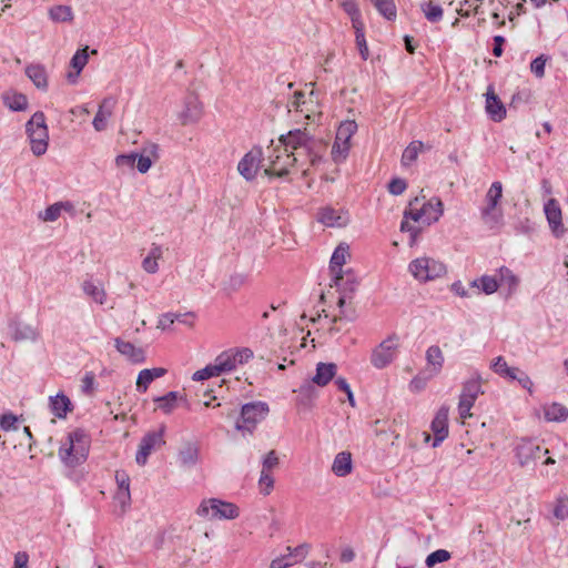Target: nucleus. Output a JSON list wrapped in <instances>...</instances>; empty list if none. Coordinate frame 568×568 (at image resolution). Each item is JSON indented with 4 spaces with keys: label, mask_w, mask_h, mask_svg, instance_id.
I'll use <instances>...</instances> for the list:
<instances>
[{
    "label": "nucleus",
    "mask_w": 568,
    "mask_h": 568,
    "mask_svg": "<svg viewBox=\"0 0 568 568\" xmlns=\"http://www.w3.org/2000/svg\"><path fill=\"white\" fill-rule=\"evenodd\" d=\"M166 373V368L163 367L142 369L138 375L136 386L146 389L154 379L163 377Z\"/></svg>",
    "instance_id": "obj_34"
},
{
    "label": "nucleus",
    "mask_w": 568,
    "mask_h": 568,
    "mask_svg": "<svg viewBox=\"0 0 568 568\" xmlns=\"http://www.w3.org/2000/svg\"><path fill=\"white\" fill-rule=\"evenodd\" d=\"M116 351L133 364H141L145 361V352L130 342L121 338L114 339Z\"/></svg>",
    "instance_id": "obj_25"
},
{
    "label": "nucleus",
    "mask_w": 568,
    "mask_h": 568,
    "mask_svg": "<svg viewBox=\"0 0 568 568\" xmlns=\"http://www.w3.org/2000/svg\"><path fill=\"white\" fill-rule=\"evenodd\" d=\"M3 104L14 112L24 111L28 109V99L24 94L19 92H6L2 95Z\"/></svg>",
    "instance_id": "obj_35"
},
{
    "label": "nucleus",
    "mask_w": 568,
    "mask_h": 568,
    "mask_svg": "<svg viewBox=\"0 0 568 568\" xmlns=\"http://www.w3.org/2000/svg\"><path fill=\"white\" fill-rule=\"evenodd\" d=\"M30 148L36 156L43 155L49 145V131L43 112H36L26 123Z\"/></svg>",
    "instance_id": "obj_7"
},
{
    "label": "nucleus",
    "mask_w": 568,
    "mask_h": 568,
    "mask_svg": "<svg viewBox=\"0 0 568 568\" xmlns=\"http://www.w3.org/2000/svg\"><path fill=\"white\" fill-rule=\"evenodd\" d=\"M196 515L209 519H235L239 517V507L217 498L204 499L196 509Z\"/></svg>",
    "instance_id": "obj_11"
},
{
    "label": "nucleus",
    "mask_w": 568,
    "mask_h": 568,
    "mask_svg": "<svg viewBox=\"0 0 568 568\" xmlns=\"http://www.w3.org/2000/svg\"><path fill=\"white\" fill-rule=\"evenodd\" d=\"M179 463L182 467L191 468L195 466L200 459V447L196 443L187 442L179 450Z\"/></svg>",
    "instance_id": "obj_28"
},
{
    "label": "nucleus",
    "mask_w": 568,
    "mask_h": 568,
    "mask_svg": "<svg viewBox=\"0 0 568 568\" xmlns=\"http://www.w3.org/2000/svg\"><path fill=\"white\" fill-rule=\"evenodd\" d=\"M162 257V248L159 245H153L149 254L142 261L143 270L149 274H154L159 270L158 261Z\"/></svg>",
    "instance_id": "obj_41"
},
{
    "label": "nucleus",
    "mask_w": 568,
    "mask_h": 568,
    "mask_svg": "<svg viewBox=\"0 0 568 568\" xmlns=\"http://www.w3.org/2000/svg\"><path fill=\"white\" fill-rule=\"evenodd\" d=\"M278 466V457L275 450H271L266 454L262 462V470L272 473L274 468Z\"/></svg>",
    "instance_id": "obj_56"
},
{
    "label": "nucleus",
    "mask_w": 568,
    "mask_h": 568,
    "mask_svg": "<svg viewBox=\"0 0 568 568\" xmlns=\"http://www.w3.org/2000/svg\"><path fill=\"white\" fill-rule=\"evenodd\" d=\"M135 162H136V169L140 173H146L152 165L151 159L149 156L142 155V154H138Z\"/></svg>",
    "instance_id": "obj_62"
},
{
    "label": "nucleus",
    "mask_w": 568,
    "mask_h": 568,
    "mask_svg": "<svg viewBox=\"0 0 568 568\" xmlns=\"http://www.w3.org/2000/svg\"><path fill=\"white\" fill-rule=\"evenodd\" d=\"M311 550L307 542L301 544L295 548L287 547L286 554L274 558L271 561V568H288L303 561Z\"/></svg>",
    "instance_id": "obj_18"
},
{
    "label": "nucleus",
    "mask_w": 568,
    "mask_h": 568,
    "mask_svg": "<svg viewBox=\"0 0 568 568\" xmlns=\"http://www.w3.org/2000/svg\"><path fill=\"white\" fill-rule=\"evenodd\" d=\"M450 559V552L445 549H438L429 554L426 558V566L434 567L437 564L445 562Z\"/></svg>",
    "instance_id": "obj_51"
},
{
    "label": "nucleus",
    "mask_w": 568,
    "mask_h": 568,
    "mask_svg": "<svg viewBox=\"0 0 568 568\" xmlns=\"http://www.w3.org/2000/svg\"><path fill=\"white\" fill-rule=\"evenodd\" d=\"M549 227L556 237L565 234L566 229L562 223L561 209L555 199H549L544 206Z\"/></svg>",
    "instance_id": "obj_21"
},
{
    "label": "nucleus",
    "mask_w": 568,
    "mask_h": 568,
    "mask_svg": "<svg viewBox=\"0 0 568 568\" xmlns=\"http://www.w3.org/2000/svg\"><path fill=\"white\" fill-rule=\"evenodd\" d=\"M114 499L121 507V510L125 511L131 504L130 489H118Z\"/></svg>",
    "instance_id": "obj_57"
},
{
    "label": "nucleus",
    "mask_w": 568,
    "mask_h": 568,
    "mask_svg": "<svg viewBox=\"0 0 568 568\" xmlns=\"http://www.w3.org/2000/svg\"><path fill=\"white\" fill-rule=\"evenodd\" d=\"M287 108L288 112H295L311 122H316L322 115V108L313 89L307 94L303 91H295Z\"/></svg>",
    "instance_id": "obj_6"
},
{
    "label": "nucleus",
    "mask_w": 568,
    "mask_h": 568,
    "mask_svg": "<svg viewBox=\"0 0 568 568\" xmlns=\"http://www.w3.org/2000/svg\"><path fill=\"white\" fill-rule=\"evenodd\" d=\"M114 106L115 100L113 98H105L102 100L92 121L95 131L101 132L106 129L108 121L113 114Z\"/></svg>",
    "instance_id": "obj_24"
},
{
    "label": "nucleus",
    "mask_w": 568,
    "mask_h": 568,
    "mask_svg": "<svg viewBox=\"0 0 568 568\" xmlns=\"http://www.w3.org/2000/svg\"><path fill=\"white\" fill-rule=\"evenodd\" d=\"M470 286L490 295L499 288L498 280L494 276L483 275L470 283Z\"/></svg>",
    "instance_id": "obj_39"
},
{
    "label": "nucleus",
    "mask_w": 568,
    "mask_h": 568,
    "mask_svg": "<svg viewBox=\"0 0 568 568\" xmlns=\"http://www.w3.org/2000/svg\"><path fill=\"white\" fill-rule=\"evenodd\" d=\"M115 480L118 484V489H130V477L123 470H118L115 473Z\"/></svg>",
    "instance_id": "obj_63"
},
{
    "label": "nucleus",
    "mask_w": 568,
    "mask_h": 568,
    "mask_svg": "<svg viewBox=\"0 0 568 568\" xmlns=\"http://www.w3.org/2000/svg\"><path fill=\"white\" fill-rule=\"evenodd\" d=\"M82 290L93 302L100 305H103L106 302V292L101 282L85 280L82 283Z\"/></svg>",
    "instance_id": "obj_30"
},
{
    "label": "nucleus",
    "mask_w": 568,
    "mask_h": 568,
    "mask_svg": "<svg viewBox=\"0 0 568 568\" xmlns=\"http://www.w3.org/2000/svg\"><path fill=\"white\" fill-rule=\"evenodd\" d=\"M418 197L409 202L404 212V219L400 224V231L409 233L410 245H414L420 233V227L416 224L429 226L439 221L444 213V204L440 199L432 197L418 206Z\"/></svg>",
    "instance_id": "obj_3"
},
{
    "label": "nucleus",
    "mask_w": 568,
    "mask_h": 568,
    "mask_svg": "<svg viewBox=\"0 0 568 568\" xmlns=\"http://www.w3.org/2000/svg\"><path fill=\"white\" fill-rule=\"evenodd\" d=\"M349 257V246L345 243H341L334 251L331 262L329 270L332 273V284L331 286L337 287L342 292H346L345 284L351 281L352 275H347V280L344 278L343 275V265L346 263Z\"/></svg>",
    "instance_id": "obj_13"
},
{
    "label": "nucleus",
    "mask_w": 568,
    "mask_h": 568,
    "mask_svg": "<svg viewBox=\"0 0 568 568\" xmlns=\"http://www.w3.org/2000/svg\"><path fill=\"white\" fill-rule=\"evenodd\" d=\"M341 7L351 18L353 28L364 24L358 4L355 0H341Z\"/></svg>",
    "instance_id": "obj_44"
},
{
    "label": "nucleus",
    "mask_w": 568,
    "mask_h": 568,
    "mask_svg": "<svg viewBox=\"0 0 568 568\" xmlns=\"http://www.w3.org/2000/svg\"><path fill=\"white\" fill-rule=\"evenodd\" d=\"M264 160L265 156L262 151V148L253 146L240 160L237 164L239 174L248 182L253 181L256 178L261 168H263Z\"/></svg>",
    "instance_id": "obj_14"
},
{
    "label": "nucleus",
    "mask_w": 568,
    "mask_h": 568,
    "mask_svg": "<svg viewBox=\"0 0 568 568\" xmlns=\"http://www.w3.org/2000/svg\"><path fill=\"white\" fill-rule=\"evenodd\" d=\"M258 486L263 495H270L274 487V479L272 473L261 470Z\"/></svg>",
    "instance_id": "obj_54"
},
{
    "label": "nucleus",
    "mask_w": 568,
    "mask_h": 568,
    "mask_svg": "<svg viewBox=\"0 0 568 568\" xmlns=\"http://www.w3.org/2000/svg\"><path fill=\"white\" fill-rule=\"evenodd\" d=\"M481 0H465L457 9V13L462 17H469L471 13H477Z\"/></svg>",
    "instance_id": "obj_55"
},
{
    "label": "nucleus",
    "mask_w": 568,
    "mask_h": 568,
    "mask_svg": "<svg viewBox=\"0 0 568 568\" xmlns=\"http://www.w3.org/2000/svg\"><path fill=\"white\" fill-rule=\"evenodd\" d=\"M72 210L73 205L70 202H57L48 206L43 212H40L39 219L44 222H54L60 217L62 211Z\"/></svg>",
    "instance_id": "obj_36"
},
{
    "label": "nucleus",
    "mask_w": 568,
    "mask_h": 568,
    "mask_svg": "<svg viewBox=\"0 0 568 568\" xmlns=\"http://www.w3.org/2000/svg\"><path fill=\"white\" fill-rule=\"evenodd\" d=\"M183 315L181 314H174V313H165L159 316L156 328L166 332L171 331L173 324L178 321H182Z\"/></svg>",
    "instance_id": "obj_49"
},
{
    "label": "nucleus",
    "mask_w": 568,
    "mask_h": 568,
    "mask_svg": "<svg viewBox=\"0 0 568 568\" xmlns=\"http://www.w3.org/2000/svg\"><path fill=\"white\" fill-rule=\"evenodd\" d=\"M448 406L443 405L432 420L430 429L434 433L432 446L434 448L438 447L448 436Z\"/></svg>",
    "instance_id": "obj_20"
},
{
    "label": "nucleus",
    "mask_w": 568,
    "mask_h": 568,
    "mask_svg": "<svg viewBox=\"0 0 568 568\" xmlns=\"http://www.w3.org/2000/svg\"><path fill=\"white\" fill-rule=\"evenodd\" d=\"M182 399V397H178V393H166L163 396L155 397L153 400L156 404L155 409H162L164 413H170Z\"/></svg>",
    "instance_id": "obj_42"
},
{
    "label": "nucleus",
    "mask_w": 568,
    "mask_h": 568,
    "mask_svg": "<svg viewBox=\"0 0 568 568\" xmlns=\"http://www.w3.org/2000/svg\"><path fill=\"white\" fill-rule=\"evenodd\" d=\"M136 158L138 153L121 154L115 158V163L119 168L133 169L135 165Z\"/></svg>",
    "instance_id": "obj_58"
},
{
    "label": "nucleus",
    "mask_w": 568,
    "mask_h": 568,
    "mask_svg": "<svg viewBox=\"0 0 568 568\" xmlns=\"http://www.w3.org/2000/svg\"><path fill=\"white\" fill-rule=\"evenodd\" d=\"M554 516L558 520H565L568 518V497L559 496L554 507Z\"/></svg>",
    "instance_id": "obj_52"
},
{
    "label": "nucleus",
    "mask_w": 568,
    "mask_h": 568,
    "mask_svg": "<svg viewBox=\"0 0 568 568\" xmlns=\"http://www.w3.org/2000/svg\"><path fill=\"white\" fill-rule=\"evenodd\" d=\"M29 555L26 551H19L14 556L13 568H28Z\"/></svg>",
    "instance_id": "obj_64"
},
{
    "label": "nucleus",
    "mask_w": 568,
    "mask_h": 568,
    "mask_svg": "<svg viewBox=\"0 0 568 568\" xmlns=\"http://www.w3.org/2000/svg\"><path fill=\"white\" fill-rule=\"evenodd\" d=\"M163 432V428H161L150 432L142 437L135 455V460L139 465H145L152 452L164 444Z\"/></svg>",
    "instance_id": "obj_17"
},
{
    "label": "nucleus",
    "mask_w": 568,
    "mask_h": 568,
    "mask_svg": "<svg viewBox=\"0 0 568 568\" xmlns=\"http://www.w3.org/2000/svg\"><path fill=\"white\" fill-rule=\"evenodd\" d=\"M90 439L88 434L81 429H74L67 436L65 442L59 449L60 458L69 466L82 463L89 453Z\"/></svg>",
    "instance_id": "obj_4"
},
{
    "label": "nucleus",
    "mask_w": 568,
    "mask_h": 568,
    "mask_svg": "<svg viewBox=\"0 0 568 568\" xmlns=\"http://www.w3.org/2000/svg\"><path fill=\"white\" fill-rule=\"evenodd\" d=\"M407 184L405 180L395 178L388 183V191L393 195H400L406 190Z\"/></svg>",
    "instance_id": "obj_60"
},
{
    "label": "nucleus",
    "mask_w": 568,
    "mask_h": 568,
    "mask_svg": "<svg viewBox=\"0 0 568 568\" xmlns=\"http://www.w3.org/2000/svg\"><path fill=\"white\" fill-rule=\"evenodd\" d=\"M353 469V463H352V455L348 452H341L338 453L332 465V471L334 475L338 477H345L348 474L352 473Z\"/></svg>",
    "instance_id": "obj_32"
},
{
    "label": "nucleus",
    "mask_w": 568,
    "mask_h": 568,
    "mask_svg": "<svg viewBox=\"0 0 568 568\" xmlns=\"http://www.w3.org/2000/svg\"><path fill=\"white\" fill-rule=\"evenodd\" d=\"M485 110L488 116L495 121L500 122L506 118V108L491 85L488 87L486 92Z\"/></svg>",
    "instance_id": "obj_23"
},
{
    "label": "nucleus",
    "mask_w": 568,
    "mask_h": 568,
    "mask_svg": "<svg viewBox=\"0 0 568 568\" xmlns=\"http://www.w3.org/2000/svg\"><path fill=\"white\" fill-rule=\"evenodd\" d=\"M493 371L506 378H515L516 372H518L517 367H509L507 362L503 356H498L494 363L491 364Z\"/></svg>",
    "instance_id": "obj_47"
},
{
    "label": "nucleus",
    "mask_w": 568,
    "mask_h": 568,
    "mask_svg": "<svg viewBox=\"0 0 568 568\" xmlns=\"http://www.w3.org/2000/svg\"><path fill=\"white\" fill-rule=\"evenodd\" d=\"M422 10L426 17V19L430 22H437L443 18V9L438 6L429 1L422 6Z\"/></svg>",
    "instance_id": "obj_50"
},
{
    "label": "nucleus",
    "mask_w": 568,
    "mask_h": 568,
    "mask_svg": "<svg viewBox=\"0 0 568 568\" xmlns=\"http://www.w3.org/2000/svg\"><path fill=\"white\" fill-rule=\"evenodd\" d=\"M48 14L53 22H72L74 19L72 8L64 4H57L49 8Z\"/></svg>",
    "instance_id": "obj_38"
},
{
    "label": "nucleus",
    "mask_w": 568,
    "mask_h": 568,
    "mask_svg": "<svg viewBox=\"0 0 568 568\" xmlns=\"http://www.w3.org/2000/svg\"><path fill=\"white\" fill-rule=\"evenodd\" d=\"M546 61L547 59L544 55H539L530 63V71L537 78H542L545 75Z\"/></svg>",
    "instance_id": "obj_59"
},
{
    "label": "nucleus",
    "mask_w": 568,
    "mask_h": 568,
    "mask_svg": "<svg viewBox=\"0 0 568 568\" xmlns=\"http://www.w3.org/2000/svg\"><path fill=\"white\" fill-rule=\"evenodd\" d=\"M88 50H89L88 45L82 49H79L71 58L70 67L73 69V71H70L67 73V80L70 84L77 83L81 71L87 65L88 60H89Z\"/></svg>",
    "instance_id": "obj_26"
},
{
    "label": "nucleus",
    "mask_w": 568,
    "mask_h": 568,
    "mask_svg": "<svg viewBox=\"0 0 568 568\" xmlns=\"http://www.w3.org/2000/svg\"><path fill=\"white\" fill-rule=\"evenodd\" d=\"M371 2L385 19L389 21L396 19L397 9L394 0H371Z\"/></svg>",
    "instance_id": "obj_43"
},
{
    "label": "nucleus",
    "mask_w": 568,
    "mask_h": 568,
    "mask_svg": "<svg viewBox=\"0 0 568 568\" xmlns=\"http://www.w3.org/2000/svg\"><path fill=\"white\" fill-rule=\"evenodd\" d=\"M19 417L12 413H4L0 416V428L3 432L18 429Z\"/></svg>",
    "instance_id": "obj_53"
},
{
    "label": "nucleus",
    "mask_w": 568,
    "mask_h": 568,
    "mask_svg": "<svg viewBox=\"0 0 568 568\" xmlns=\"http://www.w3.org/2000/svg\"><path fill=\"white\" fill-rule=\"evenodd\" d=\"M253 358V352L247 347H233L220 353L212 363L195 371L192 381L203 382L214 377H222L219 387L225 386L229 390H244L252 386L246 374H236L239 368Z\"/></svg>",
    "instance_id": "obj_2"
},
{
    "label": "nucleus",
    "mask_w": 568,
    "mask_h": 568,
    "mask_svg": "<svg viewBox=\"0 0 568 568\" xmlns=\"http://www.w3.org/2000/svg\"><path fill=\"white\" fill-rule=\"evenodd\" d=\"M10 335L16 342L36 341L39 336L37 328L21 322L10 323Z\"/></svg>",
    "instance_id": "obj_27"
},
{
    "label": "nucleus",
    "mask_w": 568,
    "mask_h": 568,
    "mask_svg": "<svg viewBox=\"0 0 568 568\" xmlns=\"http://www.w3.org/2000/svg\"><path fill=\"white\" fill-rule=\"evenodd\" d=\"M541 454H548V449H542L539 445L529 439H523L516 448V456L521 466L540 458Z\"/></svg>",
    "instance_id": "obj_22"
},
{
    "label": "nucleus",
    "mask_w": 568,
    "mask_h": 568,
    "mask_svg": "<svg viewBox=\"0 0 568 568\" xmlns=\"http://www.w3.org/2000/svg\"><path fill=\"white\" fill-rule=\"evenodd\" d=\"M49 404L52 414L58 418H65L68 413L73 409V405L64 393H57L50 396Z\"/></svg>",
    "instance_id": "obj_29"
},
{
    "label": "nucleus",
    "mask_w": 568,
    "mask_h": 568,
    "mask_svg": "<svg viewBox=\"0 0 568 568\" xmlns=\"http://www.w3.org/2000/svg\"><path fill=\"white\" fill-rule=\"evenodd\" d=\"M477 393H462L459 404H458V412L462 419H466L467 417H470V408L474 406Z\"/></svg>",
    "instance_id": "obj_46"
},
{
    "label": "nucleus",
    "mask_w": 568,
    "mask_h": 568,
    "mask_svg": "<svg viewBox=\"0 0 568 568\" xmlns=\"http://www.w3.org/2000/svg\"><path fill=\"white\" fill-rule=\"evenodd\" d=\"M544 417L547 422H565L568 418V408L559 403L542 406Z\"/></svg>",
    "instance_id": "obj_33"
},
{
    "label": "nucleus",
    "mask_w": 568,
    "mask_h": 568,
    "mask_svg": "<svg viewBox=\"0 0 568 568\" xmlns=\"http://www.w3.org/2000/svg\"><path fill=\"white\" fill-rule=\"evenodd\" d=\"M325 145L321 140L314 139L306 129H295L282 134L278 142L267 148L264 174L271 178H284L288 174L301 171L303 176L307 175L306 162L298 156L305 155L312 165H318Z\"/></svg>",
    "instance_id": "obj_1"
},
{
    "label": "nucleus",
    "mask_w": 568,
    "mask_h": 568,
    "mask_svg": "<svg viewBox=\"0 0 568 568\" xmlns=\"http://www.w3.org/2000/svg\"><path fill=\"white\" fill-rule=\"evenodd\" d=\"M355 40L358 48L359 54L364 61L369 58V50L365 39L364 24L355 27Z\"/></svg>",
    "instance_id": "obj_48"
},
{
    "label": "nucleus",
    "mask_w": 568,
    "mask_h": 568,
    "mask_svg": "<svg viewBox=\"0 0 568 568\" xmlns=\"http://www.w3.org/2000/svg\"><path fill=\"white\" fill-rule=\"evenodd\" d=\"M337 366L334 363H318L316 367V374L313 377L314 383L324 387L329 381L335 377V385L338 390H351L346 378L336 376Z\"/></svg>",
    "instance_id": "obj_16"
},
{
    "label": "nucleus",
    "mask_w": 568,
    "mask_h": 568,
    "mask_svg": "<svg viewBox=\"0 0 568 568\" xmlns=\"http://www.w3.org/2000/svg\"><path fill=\"white\" fill-rule=\"evenodd\" d=\"M427 364L432 367L434 373H438L444 364V356L442 349L433 345L426 351Z\"/></svg>",
    "instance_id": "obj_45"
},
{
    "label": "nucleus",
    "mask_w": 568,
    "mask_h": 568,
    "mask_svg": "<svg viewBox=\"0 0 568 568\" xmlns=\"http://www.w3.org/2000/svg\"><path fill=\"white\" fill-rule=\"evenodd\" d=\"M268 405L264 402L247 403L242 406L241 417L235 428L242 432L243 436L252 435L256 425L264 420L268 414Z\"/></svg>",
    "instance_id": "obj_10"
},
{
    "label": "nucleus",
    "mask_w": 568,
    "mask_h": 568,
    "mask_svg": "<svg viewBox=\"0 0 568 568\" xmlns=\"http://www.w3.org/2000/svg\"><path fill=\"white\" fill-rule=\"evenodd\" d=\"M317 221L326 227H344L349 222L347 211L325 206L317 212Z\"/></svg>",
    "instance_id": "obj_19"
},
{
    "label": "nucleus",
    "mask_w": 568,
    "mask_h": 568,
    "mask_svg": "<svg viewBox=\"0 0 568 568\" xmlns=\"http://www.w3.org/2000/svg\"><path fill=\"white\" fill-rule=\"evenodd\" d=\"M514 379H517L519 386L524 389L530 390L531 387L534 386V383L530 379V377L527 374H525L524 372H521L519 368H518V372H516V376Z\"/></svg>",
    "instance_id": "obj_61"
},
{
    "label": "nucleus",
    "mask_w": 568,
    "mask_h": 568,
    "mask_svg": "<svg viewBox=\"0 0 568 568\" xmlns=\"http://www.w3.org/2000/svg\"><path fill=\"white\" fill-rule=\"evenodd\" d=\"M503 199V184L499 181L491 183L484 199V206L480 209V217L489 229L499 227L504 221V213L500 209Z\"/></svg>",
    "instance_id": "obj_5"
},
{
    "label": "nucleus",
    "mask_w": 568,
    "mask_h": 568,
    "mask_svg": "<svg viewBox=\"0 0 568 568\" xmlns=\"http://www.w3.org/2000/svg\"><path fill=\"white\" fill-rule=\"evenodd\" d=\"M356 131L357 123L354 120H345L338 125L331 151L332 160L335 163H342L347 159L351 150V139Z\"/></svg>",
    "instance_id": "obj_12"
},
{
    "label": "nucleus",
    "mask_w": 568,
    "mask_h": 568,
    "mask_svg": "<svg viewBox=\"0 0 568 568\" xmlns=\"http://www.w3.org/2000/svg\"><path fill=\"white\" fill-rule=\"evenodd\" d=\"M399 348L400 338L393 333L372 349L369 362L377 369L386 368L396 361Z\"/></svg>",
    "instance_id": "obj_9"
},
{
    "label": "nucleus",
    "mask_w": 568,
    "mask_h": 568,
    "mask_svg": "<svg viewBox=\"0 0 568 568\" xmlns=\"http://www.w3.org/2000/svg\"><path fill=\"white\" fill-rule=\"evenodd\" d=\"M498 276L499 286L507 288L508 294H511L517 290L519 285V278L513 273L511 270L506 266H501L498 270Z\"/></svg>",
    "instance_id": "obj_37"
},
{
    "label": "nucleus",
    "mask_w": 568,
    "mask_h": 568,
    "mask_svg": "<svg viewBox=\"0 0 568 568\" xmlns=\"http://www.w3.org/2000/svg\"><path fill=\"white\" fill-rule=\"evenodd\" d=\"M424 150V143L422 141H412L402 154V165L409 166L412 165L418 158L419 153Z\"/></svg>",
    "instance_id": "obj_40"
},
{
    "label": "nucleus",
    "mask_w": 568,
    "mask_h": 568,
    "mask_svg": "<svg viewBox=\"0 0 568 568\" xmlns=\"http://www.w3.org/2000/svg\"><path fill=\"white\" fill-rule=\"evenodd\" d=\"M408 272L419 283H427L446 275L447 267L442 261L429 256H420L409 263Z\"/></svg>",
    "instance_id": "obj_8"
},
{
    "label": "nucleus",
    "mask_w": 568,
    "mask_h": 568,
    "mask_svg": "<svg viewBox=\"0 0 568 568\" xmlns=\"http://www.w3.org/2000/svg\"><path fill=\"white\" fill-rule=\"evenodd\" d=\"M26 74L38 89L43 91L48 89V73L42 64L28 65L26 68Z\"/></svg>",
    "instance_id": "obj_31"
},
{
    "label": "nucleus",
    "mask_w": 568,
    "mask_h": 568,
    "mask_svg": "<svg viewBox=\"0 0 568 568\" xmlns=\"http://www.w3.org/2000/svg\"><path fill=\"white\" fill-rule=\"evenodd\" d=\"M203 116V104L199 97L194 93L187 94L183 100L181 111L178 113V119L182 125H190L197 123Z\"/></svg>",
    "instance_id": "obj_15"
}]
</instances>
